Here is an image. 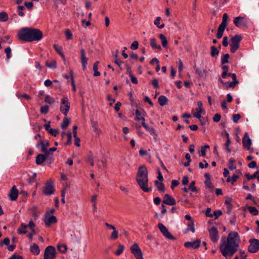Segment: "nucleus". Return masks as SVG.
I'll return each mask as SVG.
<instances>
[{
    "instance_id": "obj_17",
    "label": "nucleus",
    "mask_w": 259,
    "mask_h": 259,
    "mask_svg": "<svg viewBox=\"0 0 259 259\" xmlns=\"http://www.w3.org/2000/svg\"><path fill=\"white\" fill-rule=\"evenodd\" d=\"M163 203L168 205H174L176 204V200L168 194H166L164 196Z\"/></svg>"
},
{
    "instance_id": "obj_61",
    "label": "nucleus",
    "mask_w": 259,
    "mask_h": 259,
    "mask_svg": "<svg viewBox=\"0 0 259 259\" xmlns=\"http://www.w3.org/2000/svg\"><path fill=\"white\" fill-rule=\"evenodd\" d=\"M204 184L207 188H208V189L213 188V186L210 180H206L204 182Z\"/></svg>"
},
{
    "instance_id": "obj_33",
    "label": "nucleus",
    "mask_w": 259,
    "mask_h": 259,
    "mask_svg": "<svg viewBox=\"0 0 259 259\" xmlns=\"http://www.w3.org/2000/svg\"><path fill=\"white\" fill-rule=\"evenodd\" d=\"M70 123V119L66 117H64L63 118V121L61 124V127L62 129H65L67 127Z\"/></svg>"
},
{
    "instance_id": "obj_57",
    "label": "nucleus",
    "mask_w": 259,
    "mask_h": 259,
    "mask_svg": "<svg viewBox=\"0 0 259 259\" xmlns=\"http://www.w3.org/2000/svg\"><path fill=\"white\" fill-rule=\"evenodd\" d=\"M221 118V115L219 113H216L215 114H214V115L213 117V121L214 122H218L219 121H220Z\"/></svg>"
},
{
    "instance_id": "obj_25",
    "label": "nucleus",
    "mask_w": 259,
    "mask_h": 259,
    "mask_svg": "<svg viewBox=\"0 0 259 259\" xmlns=\"http://www.w3.org/2000/svg\"><path fill=\"white\" fill-rule=\"evenodd\" d=\"M150 44L151 47L153 49H158L159 50H161L162 48H161V46L159 45H157L156 40L155 38H151L150 40Z\"/></svg>"
},
{
    "instance_id": "obj_37",
    "label": "nucleus",
    "mask_w": 259,
    "mask_h": 259,
    "mask_svg": "<svg viewBox=\"0 0 259 259\" xmlns=\"http://www.w3.org/2000/svg\"><path fill=\"white\" fill-rule=\"evenodd\" d=\"M209 148V146L208 145H205L201 147V150L199 154L200 156H205L206 155V149H208Z\"/></svg>"
},
{
    "instance_id": "obj_29",
    "label": "nucleus",
    "mask_w": 259,
    "mask_h": 259,
    "mask_svg": "<svg viewBox=\"0 0 259 259\" xmlns=\"http://www.w3.org/2000/svg\"><path fill=\"white\" fill-rule=\"evenodd\" d=\"M159 37L161 41V45L164 48H167V40L166 37L163 34H160Z\"/></svg>"
},
{
    "instance_id": "obj_16",
    "label": "nucleus",
    "mask_w": 259,
    "mask_h": 259,
    "mask_svg": "<svg viewBox=\"0 0 259 259\" xmlns=\"http://www.w3.org/2000/svg\"><path fill=\"white\" fill-rule=\"evenodd\" d=\"M201 241L200 239H196L193 242H186L184 243L185 247L187 248H198L200 245Z\"/></svg>"
},
{
    "instance_id": "obj_3",
    "label": "nucleus",
    "mask_w": 259,
    "mask_h": 259,
    "mask_svg": "<svg viewBox=\"0 0 259 259\" xmlns=\"http://www.w3.org/2000/svg\"><path fill=\"white\" fill-rule=\"evenodd\" d=\"M136 180L139 187L143 191L148 192L151 190V188L147 187L148 183V170L145 165H142L139 167Z\"/></svg>"
},
{
    "instance_id": "obj_31",
    "label": "nucleus",
    "mask_w": 259,
    "mask_h": 259,
    "mask_svg": "<svg viewBox=\"0 0 259 259\" xmlns=\"http://www.w3.org/2000/svg\"><path fill=\"white\" fill-rule=\"evenodd\" d=\"M210 50V55L212 57H216L217 56H218L219 50L215 46H211Z\"/></svg>"
},
{
    "instance_id": "obj_28",
    "label": "nucleus",
    "mask_w": 259,
    "mask_h": 259,
    "mask_svg": "<svg viewBox=\"0 0 259 259\" xmlns=\"http://www.w3.org/2000/svg\"><path fill=\"white\" fill-rule=\"evenodd\" d=\"M142 125L147 131H148L151 135H152L153 136H155V137L157 136V135L155 132V130L154 128L152 127H149L145 122H143L142 123Z\"/></svg>"
},
{
    "instance_id": "obj_62",
    "label": "nucleus",
    "mask_w": 259,
    "mask_h": 259,
    "mask_svg": "<svg viewBox=\"0 0 259 259\" xmlns=\"http://www.w3.org/2000/svg\"><path fill=\"white\" fill-rule=\"evenodd\" d=\"M139 42L137 41H134L131 45V49L132 50H136L138 48Z\"/></svg>"
},
{
    "instance_id": "obj_26",
    "label": "nucleus",
    "mask_w": 259,
    "mask_h": 259,
    "mask_svg": "<svg viewBox=\"0 0 259 259\" xmlns=\"http://www.w3.org/2000/svg\"><path fill=\"white\" fill-rule=\"evenodd\" d=\"M158 103L160 106H163L167 104L168 102L167 98L163 95H161L158 98Z\"/></svg>"
},
{
    "instance_id": "obj_49",
    "label": "nucleus",
    "mask_w": 259,
    "mask_h": 259,
    "mask_svg": "<svg viewBox=\"0 0 259 259\" xmlns=\"http://www.w3.org/2000/svg\"><path fill=\"white\" fill-rule=\"evenodd\" d=\"M195 184V181H192L191 182L190 186H189V189H190L192 192H197L198 191L197 188L194 186Z\"/></svg>"
},
{
    "instance_id": "obj_39",
    "label": "nucleus",
    "mask_w": 259,
    "mask_h": 259,
    "mask_svg": "<svg viewBox=\"0 0 259 259\" xmlns=\"http://www.w3.org/2000/svg\"><path fill=\"white\" fill-rule=\"evenodd\" d=\"M118 232L115 228L114 230H113V232L110 235L111 240H114L118 238Z\"/></svg>"
},
{
    "instance_id": "obj_45",
    "label": "nucleus",
    "mask_w": 259,
    "mask_h": 259,
    "mask_svg": "<svg viewBox=\"0 0 259 259\" xmlns=\"http://www.w3.org/2000/svg\"><path fill=\"white\" fill-rule=\"evenodd\" d=\"M27 226H28V227H29L30 228L31 231L33 232V233H36V231L34 229V227L35 226V225L32 220H30L29 221V224Z\"/></svg>"
},
{
    "instance_id": "obj_21",
    "label": "nucleus",
    "mask_w": 259,
    "mask_h": 259,
    "mask_svg": "<svg viewBox=\"0 0 259 259\" xmlns=\"http://www.w3.org/2000/svg\"><path fill=\"white\" fill-rule=\"evenodd\" d=\"M40 146L41 148V151H46L47 148L50 146V143L46 140L41 141L38 144H37V147Z\"/></svg>"
},
{
    "instance_id": "obj_40",
    "label": "nucleus",
    "mask_w": 259,
    "mask_h": 259,
    "mask_svg": "<svg viewBox=\"0 0 259 259\" xmlns=\"http://www.w3.org/2000/svg\"><path fill=\"white\" fill-rule=\"evenodd\" d=\"M196 112L194 114V116L198 119H199L200 121H201V114L203 110V109H198L197 108L196 109Z\"/></svg>"
},
{
    "instance_id": "obj_63",
    "label": "nucleus",
    "mask_w": 259,
    "mask_h": 259,
    "mask_svg": "<svg viewBox=\"0 0 259 259\" xmlns=\"http://www.w3.org/2000/svg\"><path fill=\"white\" fill-rule=\"evenodd\" d=\"M88 161L90 162L91 166L94 165V163L93 160V157L91 152H90V155H89L88 158Z\"/></svg>"
},
{
    "instance_id": "obj_44",
    "label": "nucleus",
    "mask_w": 259,
    "mask_h": 259,
    "mask_svg": "<svg viewBox=\"0 0 259 259\" xmlns=\"http://www.w3.org/2000/svg\"><path fill=\"white\" fill-rule=\"evenodd\" d=\"M119 248L115 251V254L117 255H120L123 251L124 249V246L122 244L118 245Z\"/></svg>"
},
{
    "instance_id": "obj_60",
    "label": "nucleus",
    "mask_w": 259,
    "mask_h": 259,
    "mask_svg": "<svg viewBox=\"0 0 259 259\" xmlns=\"http://www.w3.org/2000/svg\"><path fill=\"white\" fill-rule=\"evenodd\" d=\"M91 123L93 128H94V131L96 132H97L98 131V125L97 122L94 121L93 120L91 121Z\"/></svg>"
},
{
    "instance_id": "obj_34",
    "label": "nucleus",
    "mask_w": 259,
    "mask_h": 259,
    "mask_svg": "<svg viewBox=\"0 0 259 259\" xmlns=\"http://www.w3.org/2000/svg\"><path fill=\"white\" fill-rule=\"evenodd\" d=\"M235 160L233 158H230L229 161L228 168L230 170H234L236 168V165L235 164Z\"/></svg>"
},
{
    "instance_id": "obj_58",
    "label": "nucleus",
    "mask_w": 259,
    "mask_h": 259,
    "mask_svg": "<svg viewBox=\"0 0 259 259\" xmlns=\"http://www.w3.org/2000/svg\"><path fill=\"white\" fill-rule=\"evenodd\" d=\"M10 243V239L8 238H5L3 241L0 242V246H3V245H9Z\"/></svg>"
},
{
    "instance_id": "obj_55",
    "label": "nucleus",
    "mask_w": 259,
    "mask_h": 259,
    "mask_svg": "<svg viewBox=\"0 0 259 259\" xmlns=\"http://www.w3.org/2000/svg\"><path fill=\"white\" fill-rule=\"evenodd\" d=\"M224 132H226V137L227 139L226 143H225V146L226 147H229V144H230V138H229V135L228 134V133L226 131V130H224Z\"/></svg>"
},
{
    "instance_id": "obj_20",
    "label": "nucleus",
    "mask_w": 259,
    "mask_h": 259,
    "mask_svg": "<svg viewBox=\"0 0 259 259\" xmlns=\"http://www.w3.org/2000/svg\"><path fill=\"white\" fill-rule=\"evenodd\" d=\"M46 159H48V157L46 155L42 154H39L36 157L35 162L38 165L41 164Z\"/></svg>"
},
{
    "instance_id": "obj_32",
    "label": "nucleus",
    "mask_w": 259,
    "mask_h": 259,
    "mask_svg": "<svg viewBox=\"0 0 259 259\" xmlns=\"http://www.w3.org/2000/svg\"><path fill=\"white\" fill-rule=\"evenodd\" d=\"M99 61H96L93 65V70L94 71V75L95 76H98L100 75V72L98 71Z\"/></svg>"
},
{
    "instance_id": "obj_47",
    "label": "nucleus",
    "mask_w": 259,
    "mask_h": 259,
    "mask_svg": "<svg viewBox=\"0 0 259 259\" xmlns=\"http://www.w3.org/2000/svg\"><path fill=\"white\" fill-rule=\"evenodd\" d=\"M5 51L6 53V59L9 60L11 57V49L10 47H7L5 49Z\"/></svg>"
},
{
    "instance_id": "obj_27",
    "label": "nucleus",
    "mask_w": 259,
    "mask_h": 259,
    "mask_svg": "<svg viewBox=\"0 0 259 259\" xmlns=\"http://www.w3.org/2000/svg\"><path fill=\"white\" fill-rule=\"evenodd\" d=\"M46 65L49 68L55 69L57 67L56 61L55 60H48L46 62Z\"/></svg>"
},
{
    "instance_id": "obj_43",
    "label": "nucleus",
    "mask_w": 259,
    "mask_h": 259,
    "mask_svg": "<svg viewBox=\"0 0 259 259\" xmlns=\"http://www.w3.org/2000/svg\"><path fill=\"white\" fill-rule=\"evenodd\" d=\"M230 57V55L229 54H226L223 56L221 58V63L222 64H224L225 63H227L229 62L228 59Z\"/></svg>"
},
{
    "instance_id": "obj_41",
    "label": "nucleus",
    "mask_w": 259,
    "mask_h": 259,
    "mask_svg": "<svg viewBox=\"0 0 259 259\" xmlns=\"http://www.w3.org/2000/svg\"><path fill=\"white\" fill-rule=\"evenodd\" d=\"M53 48L56 51V52L62 57L63 59H65V56L62 52L61 48H59L57 45L55 44L53 45Z\"/></svg>"
},
{
    "instance_id": "obj_46",
    "label": "nucleus",
    "mask_w": 259,
    "mask_h": 259,
    "mask_svg": "<svg viewBox=\"0 0 259 259\" xmlns=\"http://www.w3.org/2000/svg\"><path fill=\"white\" fill-rule=\"evenodd\" d=\"M28 227L27 225H25L23 223L21 224V228H19L18 230L19 233L20 234H26V231H25V229Z\"/></svg>"
},
{
    "instance_id": "obj_12",
    "label": "nucleus",
    "mask_w": 259,
    "mask_h": 259,
    "mask_svg": "<svg viewBox=\"0 0 259 259\" xmlns=\"http://www.w3.org/2000/svg\"><path fill=\"white\" fill-rule=\"evenodd\" d=\"M208 232L211 240L214 243L217 242L219 238L217 228L214 226L211 227L208 230Z\"/></svg>"
},
{
    "instance_id": "obj_18",
    "label": "nucleus",
    "mask_w": 259,
    "mask_h": 259,
    "mask_svg": "<svg viewBox=\"0 0 259 259\" xmlns=\"http://www.w3.org/2000/svg\"><path fill=\"white\" fill-rule=\"evenodd\" d=\"M80 60L82 65V69L84 70L86 69L88 58L85 57V52L83 49L80 50Z\"/></svg>"
},
{
    "instance_id": "obj_50",
    "label": "nucleus",
    "mask_w": 259,
    "mask_h": 259,
    "mask_svg": "<svg viewBox=\"0 0 259 259\" xmlns=\"http://www.w3.org/2000/svg\"><path fill=\"white\" fill-rule=\"evenodd\" d=\"M65 34L67 40L71 39L72 38V34L69 29H66L65 31Z\"/></svg>"
},
{
    "instance_id": "obj_1",
    "label": "nucleus",
    "mask_w": 259,
    "mask_h": 259,
    "mask_svg": "<svg viewBox=\"0 0 259 259\" xmlns=\"http://www.w3.org/2000/svg\"><path fill=\"white\" fill-rule=\"evenodd\" d=\"M239 239V236L236 232L230 233L227 239L225 237L221 238L220 249L226 259H230L238 250L239 243L236 241Z\"/></svg>"
},
{
    "instance_id": "obj_52",
    "label": "nucleus",
    "mask_w": 259,
    "mask_h": 259,
    "mask_svg": "<svg viewBox=\"0 0 259 259\" xmlns=\"http://www.w3.org/2000/svg\"><path fill=\"white\" fill-rule=\"evenodd\" d=\"M40 112L42 114H47L49 111V106L45 105L40 108Z\"/></svg>"
},
{
    "instance_id": "obj_24",
    "label": "nucleus",
    "mask_w": 259,
    "mask_h": 259,
    "mask_svg": "<svg viewBox=\"0 0 259 259\" xmlns=\"http://www.w3.org/2000/svg\"><path fill=\"white\" fill-rule=\"evenodd\" d=\"M154 184L158 191H159L161 192H164L165 191V186L163 183L159 182L158 181L155 180L154 181Z\"/></svg>"
},
{
    "instance_id": "obj_59",
    "label": "nucleus",
    "mask_w": 259,
    "mask_h": 259,
    "mask_svg": "<svg viewBox=\"0 0 259 259\" xmlns=\"http://www.w3.org/2000/svg\"><path fill=\"white\" fill-rule=\"evenodd\" d=\"M188 227L190 228V230L193 232H195V228H194V222L193 221H192L191 223L188 224Z\"/></svg>"
},
{
    "instance_id": "obj_14",
    "label": "nucleus",
    "mask_w": 259,
    "mask_h": 259,
    "mask_svg": "<svg viewBox=\"0 0 259 259\" xmlns=\"http://www.w3.org/2000/svg\"><path fill=\"white\" fill-rule=\"evenodd\" d=\"M251 143V140L249 137L248 134L246 132L245 133L242 138V144L244 148L249 150L250 149Z\"/></svg>"
},
{
    "instance_id": "obj_10",
    "label": "nucleus",
    "mask_w": 259,
    "mask_h": 259,
    "mask_svg": "<svg viewBox=\"0 0 259 259\" xmlns=\"http://www.w3.org/2000/svg\"><path fill=\"white\" fill-rule=\"evenodd\" d=\"M157 227L162 235L166 238L172 240H176V238L168 232V229L163 224L159 223Z\"/></svg>"
},
{
    "instance_id": "obj_13",
    "label": "nucleus",
    "mask_w": 259,
    "mask_h": 259,
    "mask_svg": "<svg viewBox=\"0 0 259 259\" xmlns=\"http://www.w3.org/2000/svg\"><path fill=\"white\" fill-rule=\"evenodd\" d=\"M44 221L47 227H50L52 224L56 223L57 222V220L55 215L50 216V213L46 212L44 216Z\"/></svg>"
},
{
    "instance_id": "obj_11",
    "label": "nucleus",
    "mask_w": 259,
    "mask_h": 259,
    "mask_svg": "<svg viewBox=\"0 0 259 259\" xmlns=\"http://www.w3.org/2000/svg\"><path fill=\"white\" fill-rule=\"evenodd\" d=\"M233 23L238 27H247V20L244 17L238 16L235 17Z\"/></svg>"
},
{
    "instance_id": "obj_8",
    "label": "nucleus",
    "mask_w": 259,
    "mask_h": 259,
    "mask_svg": "<svg viewBox=\"0 0 259 259\" xmlns=\"http://www.w3.org/2000/svg\"><path fill=\"white\" fill-rule=\"evenodd\" d=\"M60 109L64 115H67L70 109V103L67 97H63L61 99Z\"/></svg>"
},
{
    "instance_id": "obj_7",
    "label": "nucleus",
    "mask_w": 259,
    "mask_h": 259,
    "mask_svg": "<svg viewBox=\"0 0 259 259\" xmlns=\"http://www.w3.org/2000/svg\"><path fill=\"white\" fill-rule=\"evenodd\" d=\"M56 254L55 247L52 246H48L45 250L44 259H54L56 257Z\"/></svg>"
},
{
    "instance_id": "obj_51",
    "label": "nucleus",
    "mask_w": 259,
    "mask_h": 259,
    "mask_svg": "<svg viewBox=\"0 0 259 259\" xmlns=\"http://www.w3.org/2000/svg\"><path fill=\"white\" fill-rule=\"evenodd\" d=\"M135 120L137 121L140 120V116H143V113H141L138 109H137L135 111Z\"/></svg>"
},
{
    "instance_id": "obj_56",
    "label": "nucleus",
    "mask_w": 259,
    "mask_h": 259,
    "mask_svg": "<svg viewBox=\"0 0 259 259\" xmlns=\"http://www.w3.org/2000/svg\"><path fill=\"white\" fill-rule=\"evenodd\" d=\"M24 6L29 10H31L32 8L33 7V4L31 2H25Z\"/></svg>"
},
{
    "instance_id": "obj_30",
    "label": "nucleus",
    "mask_w": 259,
    "mask_h": 259,
    "mask_svg": "<svg viewBox=\"0 0 259 259\" xmlns=\"http://www.w3.org/2000/svg\"><path fill=\"white\" fill-rule=\"evenodd\" d=\"M195 69L196 73L198 75L199 77H205L206 71L204 69H201L199 68L195 67Z\"/></svg>"
},
{
    "instance_id": "obj_4",
    "label": "nucleus",
    "mask_w": 259,
    "mask_h": 259,
    "mask_svg": "<svg viewBox=\"0 0 259 259\" xmlns=\"http://www.w3.org/2000/svg\"><path fill=\"white\" fill-rule=\"evenodd\" d=\"M242 39L241 35L236 34L231 38L230 51L234 53L239 48V44Z\"/></svg>"
},
{
    "instance_id": "obj_48",
    "label": "nucleus",
    "mask_w": 259,
    "mask_h": 259,
    "mask_svg": "<svg viewBox=\"0 0 259 259\" xmlns=\"http://www.w3.org/2000/svg\"><path fill=\"white\" fill-rule=\"evenodd\" d=\"M66 136L67 138V142L65 143V145H69L71 144V139H72V135L70 132H68L66 134Z\"/></svg>"
},
{
    "instance_id": "obj_5",
    "label": "nucleus",
    "mask_w": 259,
    "mask_h": 259,
    "mask_svg": "<svg viewBox=\"0 0 259 259\" xmlns=\"http://www.w3.org/2000/svg\"><path fill=\"white\" fill-rule=\"evenodd\" d=\"M228 18L229 17L227 13H224L223 14L222 21L218 28V32L217 34V38L220 39L223 36L224 31L227 25Z\"/></svg>"
},
{
    "instance_id": "obj_54",
    "label": "nucleus",
    "mask_w": 259,
    "mask_h": 259,
    "mask_svg": "<svg viewBox=\"0 0 259 259\" xmlns=\"http://www.w3.org/2000/svg\"><path fill=\"white\" fill-rule=\"evenodd\" d=\"M240 118L241 116L239 114H234L233 115V120L234 123H237Z\"/></svg>"
},
{
    "instance_id": "obj_23",
    "label": "nucleus",
    "mask_w": 259,
    "mask_h": 259,
    "mask_svg": "<svg viewBox=\"0 0 259 259\" xmlns=\"http://www.w3.org/2000/svg\"><path fill=\"white\" fill-rule=\"evenodd\" d=\"M10 199L12 201L16 200V186L14 185L9 193Z\"/></svg>"
},
{
    "instance_id": "obj_9",
    "label": "nucleus",
    "mask_w": 259,
    "mask_h": 259,
    "mask_svg": "<svg viewBox=\"0 0 259 259\" xmlns=\"http://www.w3.org/2000/svg\"><path fill=\"white\" fill-rule=\"evenodd\" d=\"M250 244L248 246V251L251 253H255L259 250V240L256 239H250Z\"/></svg>"
},
{
    "instance_id": "obj_53",
    "label": "nucleus",
    "mask_w": 259,
    "mask_h": 259,
    "mask_svg": "<svg viewBox=\"0 0 259 259\" xmlns=\"http://www.w3.org/2000/svg\"><path fill=\"white\" fill-rule=\"evenodd\" d=\"M212 214L213 216H214V220H217L219 217L222 215V211L220 210H215L213 211V213Z\"/></svg>"
},
{
    "instance_id": "obj_22",
    "label": "nucleus",
    "mask_w": 259,
    "mask_h": 259,
    "mask_svg": "<svg viewBox=\"0 0 259 259\" xmlns=\"http://www.w3.org/2000/svg\"><path fill=\"white\" fill-rule=\"evenodd\" d=\"M30 250L34 255H38L40 252L39 246L35 243L30 246Z\"/></svg>"
},
{
    "instance_id": "obj_64",
    "label": "nucleus",
    "mask_w": 259,
    "mask_h": 259,
    "mask_svg": "<svg viewBox=\"0 0 259 259\" xmlns=\"http://www.w3.org/2000/svg\"><path fill=\"white\" fill-rule=\"evenodd\" d=\"M52 136L54 137H56L57 135L59 134V131L56 129L52 128L49 133Z\"/></svg>"
},
{
    "instance_id": "obj_19",
    "label": "nucleus",
    "mask_w": 259,
    "mask_h": 259,
    "mask_svg": "<svg viewBox=\"0 0 259 259\" xmlns=\"http://www.w3.org/2000/svg\"><path fill=\"white\" fill-rule=\"evenodd\" d=\"M57 150V148L55 147H52L50 148L49 150L46 149V151H43L42 152L46 155V156L48 157V160L49 161V163L51 164L52 161L53 160V154L52 152Z\"/></svg>"
},
{
    "instance_id": "obj_38",
    "label": "nucleus",
    "mask_w": 259,
    "mask_h": 259,
    "mask_svg": "<svg viewBox=\"0 0 259 259\" xmlns=\"http://www.w3.org/2000/svg\"><path fill=\"white\" fill-rule=\"evenodd\" d=\"M8 19V14L6 12H2L0 13V21L5 22Z\"/></svg>"
},
{
    "instance_id": "obj_35",
    "label": "nucleus",
    "mask_w": 259,
    "mask_h": 259,
    "mask_svg": "<svg viewBox=\"0 0 259 259\" xmlns=\"http://www.w3.org/2000/svg\"><path fill=\"white\" fill-rule=\"evenodd\" d=\"M259 175V170H257L252 175H250L249 174H246L245 175V176L247 178V180H251L256 178L257 177V175Z\"/></svg>"
},
{
    "instance_id": "obj_15",
    "label": "nucleus",
    "mask_w": 259,
    "mask_h": 259,
    "mask_svg": "<svg viewBox=\"0 0 259 259\" xmlns=\"http://www.w3.org/2000/svg\"><path fill=\"white\" fill-rule=\"evenodd\" d=\"M54 193L53 183L52 182L46 183L44 189V193L46 195H50Z\"/></svg>"
},
{
    "instance_id": "obj_2",
    "label": "nucleus",
    "mask_w": 259,
    "mask_h": 259,
    "mask_svg": "<svg viewBox=\"0 0 259 259\" xmlns=\"http://www.w3.org/2000/svg\"><path fill=\"white\" fill-rule=\"evenodd\" d=\"M18 35L21 40L32 42L40 40L42 38L43 34L38 29L24 27L19 30Z\"/></svg>"
},
{
    "instance_id": "obj_36",
    "label": "nucleus",
    "mask_w": 259,
    "mask_h": 259,
    "mask_svg": "<svg viewBox=\"0 0 259 259\" xmlns=\"http://www.w3.org/2000/svg\"><path fill=\"white\" fill-rule=\"evenodd\" d=\"M247 209L253 215H257L258 214V210L254 207L248 206Z\"/></svg>"
},
{
    "instance_id": "obj_42",
    "label": "nucleus",
    "mask_w": 259,
    "mask_h": 259,
    "mask_svg": "<svg viewBox=\"0 0 259 259\" xmlns=\"http://www.w3.org/2000/svg\"><path fill=\"white\" fill-rule=\"evenodd\" d=\"M58 250L61 253H65L67 250V247L64 244H58L57 245Z\"/></svg>"
},
{
    "instance_id": "obj_6",
    "label": "nucleus",
    "mask_w": 259,
    "mask_h": 259,
    "mask_svg": "<svg viewBox=\"0 0 259 259\" xmlns=\"http://www.w3.org/2000/svg\"><path fill=\"white\" fill-rule=\"evenodd\" d=\"M130 250L136 259H143V253L138 243L133 244L131 246Z\"/></svg>"
}]
</instances>
